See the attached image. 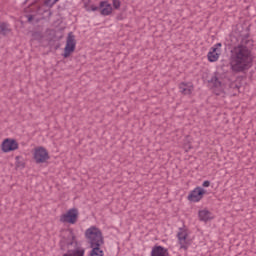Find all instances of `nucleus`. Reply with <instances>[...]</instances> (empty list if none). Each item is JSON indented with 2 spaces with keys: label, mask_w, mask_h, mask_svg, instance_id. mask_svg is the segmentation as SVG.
<instances>
[{
  "label": "nucleus",
  "mask_w": 256,
  "mask_h": 256,
  "mask_svg": "<svg viewBox=\"0 0 256 256\" xmlns=\"http://www.w3.org/2000/svg\"><path fill=\"white\" fill-rule=\"evenodd\" d=\"M250 30V26L246 27V34H244L240 44L234 46L230 52V67L233 73H245L253 67V55L248 46L253 47V40H248Z\"/></svg>",
  "instance_id": "1"
},
{
  "label": "nucleus",
  "mask_w": 256,
  "mask_h": 256,
  "mask_svg": "<svg viewBox=\"0 0 256 256\" xmlns=\"http://www.w3.org/2000/svg\"><path fill=\"white\" fill-rule=\"evenodd\" d=\"M85 237L91 248L90 256H105V252L101 249V245H104L105 240L103 232L99 228L95 226L88 228L85 231Z\"/></svg>",
  "instance_id": "2"
},
{
  "label": "nucleus",
  "mask_w": 256,
  "mask_h": 256,
  "mask_svg": "<svg viewBox=\"0 0 256 256\" xmlns=\"http://www.w3.org/2000/svg\"><path fill=\"white\" fill-rule=\"evenodd\" d=\"M70 238L71 240L66 242L67 253L63 254V256H85V248L75 240L76 236L73 230H70Z\"/></svg>",
  "instance_id": "3"
},
{
  "label": "nucleus",
  "mask_w": 256,
  "mask_h": 256,
  "mask_svg": "<svg viewBox=\"0 0 256 256\" xmlns=\"http://www.w3.org/2000/svg\"><path fill=\"white\" fill-rule=\"evenodd\" d=\"M77 47V40H75V35L73 32H69L66 40V46L64 48V53L62 54L64 59L71 57V54L75 52Z\"/></svg>",
  "instance_id": "4"
},
{
  "label": "nucleus",
  "mask_w": 256,
  "mask_h": 256,
  "mask_svg": "<svg viewBox=\"0 0 256 256\" xmlns=\"http://www.w3.org/2000/svg\"><path fill=\"white\" fill-rule=\"evenodd\" d=\"M51 159V156H49V152L47 149L43 146H40L38 148H35L34 151V161L38 165L41 163H47Z\"/></svg>",
  "instance_id": "5"
},
{
  "label": "nucleus",
  "mask_w": 256,
  "mask_h": 256,
  "mask_svg": "<svg viewBox=\"0 0 256 256\" xmlns=\"http://www.w3.org/2000/svg\"><path fill=\"white\" fill-rule=\"evenodd\" d=\"M79 219V210L77 208H71L66 214L60 216L61 223H70V225H75Z\"/></svg>",
  "instance_id": "6"
},
{
  "label": "nucleus",
  "mask_w": 256,
  "mask_h": 256,
  "mask_svg": "<svg viewBox=\"0 0 256 256\" xmlns=\"http://www.w3.org/2000/svg\"><path fill=\"white\" fill-rule=\"evenodd\" d=\"M205 193H207L205 191V189L198 186L194 190L190 191L187 199H188V201H191V203H199V201H201V199H203Z\"/></svg>",
  "instance_id": "7"
},
{
  "label": "nucleus",
  "mask_w": 256,
  "mask_h": 256,
  "mask_svg": "<svg viewBox=\"0 0 256 256\" xmlns=\"http://www.w3.org/2000/svg\"><path fill=\"white\" fill-rule=\"evenodd\" d=\"M3 153H11V151H17L19 149V143L15 139L6 138L1 144Z\"/></svg>",
  "instance_id": "8"
},
{
  "label": "nucleus",
  "mask_w": 256,
  "mask_h": 256,
  "mask_svg": "<svg viewBox=\"0 0 256 256\" xmlns=\"http://www.w3.org/2000/svg\"><path fill=\"white\" fill-rule=\"evenodd\" d=\"M178 240H179V244H180V249H184V251H187V249H189V245H191V243L189 241H187V231L183 230V228H180V231L177 234Z\"/></svg>",
  "instance_id": "9"
},
{
  "label": "nucleus",
  "mask_w": 256,
  "mask_h": 256,
  "mask_svg": "<svg viewBox=\"0 0 256 256\" xmlns=\"http://www.w3.org/2000/svg\"><path fill=\"white\" fill-rule=\"evenodd\" d=\"M113 13V6L109 4V1L104 0L100 2V14L103 17H107Z\"/></svg>",
  "instance_id": "10"
},
{
  "label": "nucleus",
  "mask_w": 256,
  "mask_h": 256,
  "mask_svg": "<svg viewBox=\"0 0 256 256\" xmlns=\"http://www.w3.org/2000/svg\"><path fill=\"white\" fill-rule=\"evenodd\" d=\"M150 256H169V249L156 244L153 246Z\"/></svg>",
  "instance_id": "11"
},
{
  "label": "nucleus",
  "mask_w": 256,
  "mask_h": 256,
  "mask_svg": "<svg viewBox=\"0 0 256 256\" xmlns=\"http://www.w3.org/2000/svg\"><path fill=\"white\" fill-rule=\"evenodd\" d=\"M179 91L182 93V95H191V93H193V84L181 82L179 84Z\"/></svg>",
  "instance_id": "12"
},
{
  "label": "nucleus",
  "mask_w": 256,
  "mask_h": 256,
  "mask_svg": "<svg viewBox=\"0 0 256 256\" xmlns=\"http://www.w3.org/2000/svg\"><path fill=\"white\" fill-rule=\"evenodd\" d=\"M198 217H199L200 221H204L205 223H207V221H211V219H213L211 217V211H209V210H200L198 212Z\"/></svg>",
  "instance_id": "13"
},
{
  "label": "nucleus",
  "mask_w": 256,
  "mask_h": 256,
  "mask_svg": "<svg viewBox=\"0 0 256 256\" xmlns=\"http://www.w3.org/2000/svg\"><path fill=\"white\" fill-rule=\"evenodd\" d=\"M219 53L217 52V48H211L210 51L208 52V61L210 63H215V61L219 60Z\"/></svg>",
  "instance_id": "14"
},
{
  "label": "nucleus",
  "mask_w": 256,
  "mask_h": 256,
  "mask_svg": "<svg viewBox=\"0 0 256 256\" xmlns=\"http://www.w3.org/2000/svg\"><path fill=\"white\" fill-rule=\"evenodd\" d=\"M11 33V28L9 23L7 22H1L0 23V35H3V37H7Z\"/></svg>",
  "instance_id": "15"
},
{
  "label": "nucleus",
  "mask_w": 256,
  "mask_h": 256,
  "mask_svg": "<svg viewBox=\"0 0 256 256\" xmlns=\"http://www.w3.org/2000/svg\"><path fill=\"white\" fill-rule=\"evenodd\" d=\"M208 83H212L213 87H221L222 83L219 80V77H217V74L211 77V79L208 81Z\"/></svg>",
  "instance_id": "16"
},
{
  "label": "nucleus",
  "mask_w": 256,
  "mask_h": 256,
  "mask_svg": "<svg viewBox=\"0 0 256 256\" xmlns=\"http://www.w3.org/2000/svg\"><path fill=\"white\" fill-rule=\"evenodd\" d=\"M16 167H22L24 169L25 167V162L21 161V156H16Z\"/></svg>",
  "instance_id": "17"
},
{
  "label": "nucleus",
  "mask_w": 256,
  "mask_h": 256,
  "mask_svg": "<svg viewBox=\"0 0 256 256\" xmlns=\"http://www.w3.org/2000/svg\"><path fill=\"white\" fill-rule=\"evenodd\" d=\"M101 9V3L99 4V6H95V5H90L88 8H86V11H100Z\"/></svg>",
  "instance_id": "18"
},
{
  "label": "nucleus",
  "mask_w": 256,
  "mask_h": 256,
  "mask_svg": "<svg viewBox=\"0 0 256 256\" xmlns=\"http://www.w3.org/2000/svg\"><path fill=\"white\" fill-rule=\"evenodd\" d=\"M114 9H121V0H112Z\"/></svg>",
  "instance_id": "19"
},
{
  "label": "nucleus",
  "mask_w": 256,
  "mask_h": 256,
  "mask_svg": "<svg viewBox=\"0 0 256 256\" xmlns=\"http://www.w3.org/2000/svg\"><path fill=\"white\" fill-rule=\"evenodd\" d=\"M211 186V181L209 180H205L203 183H202V187H210Z\"/></svg>",
  "instance_id": "20"
},
{
  "label": "nucleus",
  "mask_w": 256,
  "mask_h": 256,
  "mask_svg": "<svg viewBox=\"0 0 256 256\" xmlns=\"http://www.w3.org/2000/svg\"><path fill=\"white\" fill-rule=\"evenodd\" d=\"M26 17L28 19V23H31L33 21V19H35V16H33L31 14H28Z\"/></svg>",
  "instance_id": "21"
},
{
  "label": "nucleus",
  "mask_w": 256,
  "mask_h": 256,
  "mask_svg": "<svg viewBox=\"0 0 256 256\" xmlns=\"http://www.w3.org/2000/svg\"><path fill=\"white\" fill-rule=\"evenodd\" d=\"M185 149H186V151H189V150H191V149H193V146H191V144H185Z\"/></svg>",
  "instance_id": "22"
},
{
  "label": "nucleus",
  "mask_w": 256,
  "mask_h": 256,
  "mask_svg": "<svg viewBox=\"0 0 256 256\" xmlns=\"http://www.w3.org/2000/svg\"><path fill=\"white\" fill-rule=\"evenodd\" d=\"M222 44L221 43H217L215 46H213L211 49H215L216 48V51H219V47H221Z\"/></svg>",
  "instance_id": "23"
},
{
  "label": "nucleus",
  "mask_w": 256,
  "mask_h": 256,
  "mask_svg": "<svg viewBox=\"0 0 256 256\" xmlns=\"http://www.w3.org/2000/svg\"><path fill=\"white\" fill-rule=\"evenodd\" d=\"M57 1H59V0H54V3H57Z\"/></svg>",
  "instance_id": "24"
},
{
  "label": "nucleus",
  "mask_w": 256,
  "mask_h": 256,
  "mask_svg": "<svg viewBox=\"0 0 256 256\" xmlns=\"http://www.w3.org/2000/svg\"><path fill=\"white\" fill-rule=\"evenodd\" d=\"M58 47H59V45H58V46H56V47H55V49H57Z\"/></svg>",
  "instance_id": "25"
}]
</instances>
